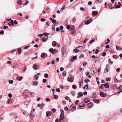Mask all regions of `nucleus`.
<instances>
[{
  "instance_id": "obj_1",
  "label": "nucleus",
  "mask_w": 122,
  "mask_h": 122,
  "mask_svg": "<svg viewBox=\"0 0 122 122\" xmlns=\"http://www.w3.org/2000/svg\"><path fill=\"white\" fill-rule=\"evenodd\" d=\"M22 96H23L24 98H26L28 97V95L27 92H25L22 94Z\"/></svg>"
},
{
  "instance_id": "obj_2",
  "label": "nucleus",
  "mask_w": 122,
  "mask_h": 122,
  "mask_svg": "<svg viewBox=\"0 0 122 122\" xmlns=\"http://www.w3.org/2000/svg\"><path fill=\"white\" fill-rule=\"evenodd\" d=\"M93 105V103L92 102H90L87 105V106L89 108L92 107Z\"/></svg>"
},
{
  "instance_id": "obj_3",
  "label": "nucleus",
  "mask_w": 122,
  "mask_h": 122,
  "mask_svg": "<svg viewBox=\"0 0 122 122\" xmlns=\"http://www.w3.org/2000/svg\"><path fill=\"white\" fill-rule=\"evenodd\" d=\"M76 31L74 29H72L71 30V34L72 36H75L76 34Z\"/></svg>"
},
{
  "instance_id": "obj_4",
  "label": "nucleus",
  "mask_w": 122,
  "mask_h": 122,
  "mask_svg": "<svg viewBox=\"0 0 122 122\" xmlns=\"http://www.w3.org/2000/svg\"><path fill=\"white\" fill-rule=\"evenodd\" d=\"M90 101V100L88 98H86L84 99V102L85 103H87Z\"/></svg>"
},
{
  "instance_id": "obj_5",
  "label": "nucleus",
  "mask_w": 122,
  "mask_h": 122,
  "mask_svg": "<svg viewBox=\"0 0 122 122\" xmlns=\"http://www.w3.org/2000/svg\"><path fill=\"white\" fill-rule=\"evenodd\" d=\"M98 12L97 11H93L92 12V14L93 15L96 16L97 15Z\"/></svg>"
},
{
  "instance_id": "obj_6",
  "label": "nucleus",
  "mask_w": 122,
  "mask_h": 122,
  "mask_svg": "<svg viewBox=\"0 0 122 122\" xmlns=\"http://www.w3.org/2000/svg\"><path fill=\"white\" fill-rule=\"evenodd\" d=\"M61 51L62 53L64 54L66 51L65 48L64 47H62L61 48Z\"/></svg>"
},
{
  "instance_id": "obj_7",
  "label": "nucleus",
  "mask_w": 122,
  "mask_h": 122,
  "mask_svg": "<svg viewBox=\"0 0 122 122\" xmlns=\"http://www.w3.org/2000/svg\"><path fill=\"white\" fill-rule=\"evenodd\" d=\"M52 112L51 111L47 112L46 113V116L47 117H49L51 114Z\"/></svg>"
},
{
  "instance_id": "obj_8",
  "label": "nucleus",
  "mask_w": 122,
  "mask_h": 122,
  "mask_svg": "<svg viewBox=\"0 0 122 122\" xmlns=\"http://www.w3.org/2000/svg\"><path fill=\"white\" fill-rule=\"evenodd\" d=\"M104 85V86L106 88H108L109 87V84L108 82L105 83Z\"/></svg>"
},
{
  "instance_id": "obj_9",
  "label": "nucleus",
  "mask_w": 122,
  "mask_h": 122,
  "mask_svg": "<svg viewBox=\"0 0 122 122\" xmlns=\"http://www.w3.org/2000/svg\"><path fill=\"white\" fill-rule=\"evenodd\" d=\"M35 109H33L31 111L30 113V115L32 116H35V114L33 113V112L35 111Z\"/></svg>"
},
{
  "instance_id": "obj_10",
  "label": "nucleus",
  "mask_w": 122,
  "mask_h": 122,
  "mask_svg": "<svg viewBox=\"0 0 122 122\" xmlns=\"http://www.w3.org/2000/svg\"><path fill=\"white\" fill-rule=\"evenodd\" d=\"M48 37L47 36V37ZM48 39V38H46V37L42 38V41L44 42H45L47 41V40Z\"/></svg>"
},
{
  "instance_id": "obj_11",
  "label": "nucleus",
  "mask_w": 122,
  "mask_h": 122,
  "mask_svg": "<svg viewBox=\"0 0 122 122\" xmlns=\"http://www.w3.org/2000/svg\"><path fill=\"white\" fill-rule=\"evenodd\" d=\"M33 67L36 69H39V66L37 65L34 64L33 66Z\"/></svg>"
},
{
  "instance_id": "obj_12",
  "label": "nucleus",
  "mask_w": 122,
  "mask_h": 122,
  "mask_svg": "<svg viewBox=\"0 0 122 122\" xmlns=\"http://www.w3.org/2000/svg\"><path fill=\"white\" fill-rule=\"evenodd\" d=\"M85 105V104L82 103H80L79 104V107L81 108L83 107Z\"/></svg>"
},
{
  "instance_id": "obj_13",
  "label": "nucleus",
  "mask_w": 122,
  "mask_h": 122,
  "mask_svg": "<svg viewBox=\"0 0 122 122\" xmlns=\"http://www.w3.org/2000/svg\"><path fill=\"white\" fill-rule=\"evenodd\" d=\"M23 78V77L22 76H20L19 77L18 76H17L16 77V78L19 81H21Z\"/></svg>"
},
{
  "instance_id": "obj_14",
  "label": "nucleus",
  "mask_w": 122,
  "mask_h": 122,
  "mask_svg": "<svg viewBox=\"0 0 122 122\" xmlns=\"http://www.w3.org/2000/svg\"><path fill=\"white\" fill-rule=\"evenodd\" d=\"M72 78L71 77H69L67 78V80L69 81H70L71 82H72L73 81L72 80Z\"/></svg>"
},
{
  "instance_id": "obj_15",
  "label": "nucleus",
  "mask_w": 122,
  "mask_h": 122,
  "mask_svg": "<svg viewBox=\"0 0 122 122\" xmlns=\"http://www.w3.org/2000/svg\"><path fill=\"white\" fill-rule=\"evenodd\" d=\"M64 117V115H60L59 120L60 121H61L63 120Z\"/></svg>"
},
{
  "instance_id": "obj_16",
  "label": "nucleus",
  "mask_w": 122,
  "mask_h": 122,
  "mask_svg": "<svg viewBox=\"0 0 122 122\" xmlns=\"http://www.w3.org/2000/svg\"><path fill=\"white\" fill-rule=\"evenodd\" d=\"M116 49L117 50H122V48L120 47L116 46Z\"/></svg>"
},
{
  "instance_id": "obj_17",
  "label": "nucleus",
  "mask_w": 122,
  "mask_h": 122,
  "mask_svg": "<svg viewBox=\"0 0 122 122\" xmlns=\"http://www.w3.org/2000/svg\"><path fill=\"white\" fill-rule=\"evenodd\" d=\"M45 53H41V57L43 58V59H44L46 57H44V56H45Z\"/></svg>"
},
{
  "instance_id": "obj_18",
  "label": "nucleus",
  "mask_w": 122,
  "mask_h": 122,
  "mask_svg": "<svg viewBox=\"0 0 122 122\" xmlns=\"http://www.w3.org/2000/svg\"><path fill=\"white\" fill-rule=\"evenodd\" d=\"M66 6L65 5H64L63 6H62V7L61 8V9L60 10L61 11H62L63 10H64Z\"/></svg>"
},
{
  "instance_id": "obj_19",
  "label": "nucleus",
  "mask_w": 122,
  "mask_h": 122,
  "mask_svg": "<svg viewBox=\"0 0 122 122\" xmlns=\"http://www.w3.org/2000/svg\"><path fill=\"white\" fill-rule=\"evenodd\" d=\"M84 25V23L83 22L79 26V28L80 29H81V28Z\"/></svg>"
},
{
  "instance_id": "obj_20",
  "label": "nucleus",
  "mask_w": 122,
  "mask_h": 122,
  "mask_svg": "<svg viewBox=\"0 0 122 122\" xmlns=\"http://www.w3.org/2000/svg\"><path fill=\"white\" fill-rule=\"evenodd\" d=\"M100 96L102 97H103L104 96V95L102 92H100Z\"/></svg>"
},
{
  "instance_id": "obj_21",
  "label": "nucleus",
  "mask_w": 122,
  "mask_h": 122,
  "mask_svg": "<svg viewBox=\"0 0 122 122\" xmlns=\"http://www.w3.org/2000/svg\"><path fill=\"white\" fill-rule=\"evenodd\" d=\"M83 79H82V81L80 82L79 84V87L80 88L81 87V86H82L83 84Z\"/></svg>"
},
{
  "instance_id": "obj_22",
  "label": "nucleus",
  "mask_w": 122,
  "mask_h": 122,
  "mask_svg": "<svg viewBox=\"0 0 122 122\" xmlns=\"http://www.w3.org/2000/svg\"><path fill=\"white\" fill-rule=\"evenodd\" d=\"M66 72L64 71L62 73V75L63 76H65L66 75Z\"/></svg>"
},
{
  "instance_id": "obj_23",
  "label": "nucleus",
  "mask_w": 122,
  "mask_h": 122,
  "mask_svg": "<svg viewBox=\"0 0 122 122\" xmlns=\"http://www.w3.org/2000/svg\"><path fill=\"white\" fill-rule=\"evenodd\" d=\"M17 3L19 5H20L21 4L22 1L21 0H18Z\"/></svg>"
},
{
  "instance_id": "obj_24",
  "label": "nucleus",
  "mask_w": 122,
  "mask_h": 122,
  "mask_svg": "<svg viewBox=\"0 0 122 122\" xmlns=\"http://www.w3.org/2000/svg\"><path fill=\"white\" fill-rule=\"evenodd\" d=\"M52 45L53 46H55L56 45V42L55 41H54L52 42Z\"/></svg>"
},
{
  "instance_id": "obj_25",
  "label": "nucleus",
  "mask_w": 122,
  "mask_h": 122,
  "mask_svg": "<svg viewBox=\"0 0 122 122\" xmlns=\"http://www.w3.org/2000/svg\"><path fill=\"white\" fill-rule=\"evenodd\" d=\"M21 48H19L17 50L18 52L20 54L21 53Z\"/></svg>"
},
{
  "instance_id": "obj_26",
  "label": "nucleus",
  "mask_w": 122,
  "mask_h": 122,
  "mask_svg": "<svg viewBox=\"0 0 122 122\" xmlns=\"http://www.w3.org/2000/svg\"><path fill=\"white\" fill-rule=\"evenodd\" d=\"M100 57H96V59L94 60V61H95V62H96L97 61H98Z\"/></svg>"
},
{
  "instance_id": "obj_27",
  "label": "nucleus",
  "mask_w": 122,
  "mask_h": 122,
  "mask_svg": "<svg viewBox=\"0 0 122 122\" xmlns=\"http://www.w3.org/2000/svg\"><path fill=\"white\" fill-rule=\"evenodd\" d=\"M61 114L60 115H64V112L63 110L61 109Z\"/></svg>"
},
{
  "instance_id": "obj_28",
  "label": "nucleus",
  "mask_w": 122,
  "mask_h": 122,
  "mask_svg": "<svg viewBox=\"0 0 122 122\" xmlns=\"http://www.w3.org/2000/svg\"><path fill=\"white\" fill-rule=\"evenodd\" d=\"M93 102H94L96 103V102L98 103L99 102V100L98 99H97V100L94 99L93 100Z\"/></svg>"
},
{
  "instance_id": "obj_29",
  "label": "nucleus",
  "mask_w": 122,
  "mask_h": 122,
  "mask_svg": "<svg viewBox=\"0 0 122 122\" xmlns=\"http://www.w3.org/2000/svg\"><path fill=\"white\" fill-rule=\"evenodd\" d=\"M53 49L52 48H51L49 50V51L51 53H53Z\"/></svg>"
},
{
  "instance_id": "obj_30",
  "label": "nucleus",
  "mask_w": 122,
  "mask_h": 122,
  "mask_svg": "<svg viewBox=\"0 0 122 122\" xmlns=\"http://www.w3.org/2000/svg\"><path fill=\"white\" fill-rule=\"evenodd\" d=\"M102 0H96V2L98 3H101L102 1Z\"/></svg>"
},
{
  "instance_id": "obj_31",
  "label": "nucleus",
  "mask_w": 122,
  "mask_h": 122,
  "mask_svg": "<svg viewBox=\"0 0 122 122\" xmlns=\"http://www.w3.org/2000/svg\"><path fill=\"white\" fill-rule=\"evenodd\" d=\"M11 100L10 99H9L8 100V103L10 104L11 103Z\"/></svg>"
},
{
  "instance_id": "obj_32",
  "label": "nucleus",
  "mask_w": 122,
  "mask_h": 122,
  "mask_svg": "<svg viewBox=\"0 0 122 122\" xmlns=\"http://www.w3.org/2000/svg\"><path fill=\"white\" fill-rule=\"evenodd\" d=\"M54 97L55 99H57L58 98V97L56 95H54Z\"/></svg>"
},
{
  "instance_id": "obj_33",
  "label": "nucleus",
  "mask_w": 122,
  "mask_h": 122,
  "mask_svg": "<svg viewBox=\"0 0 122 122\" xmlns=\"http://www.w3.org/2000/svg\"><path fill=\"white\" fill-rule=\"evenodd\" d=\"M57 52V50L56 49H55L54 50L53 49V52L52 53V54H55Z\"/></svg>"
},
{
  "instance_id": "obj_34",
  "label": "nucleus",
  "mask_w": 122,
  "mask_h": 122,
  "mask_svg": "<svg viewBox=\"0 0 122 122\" xmlns=\"http://www.w3.org/2000/svg\"><path fill=\"white\" fill-rule=\"evenodd\" d=\"M48 76V75L47 73H45L44 74V76L46 78H47Z\"/></svg>"
},
{
  "instance_id": "obj_35",
  "label": "nucleus",
  "mask_w": 122,
  "mask_h": 122,
  "mask_svg": "<svg viewBox=\"0 0 122 122\" xmlns=\"http://www.w3.org/2000/svg\"><path fill=\"white\" fill-rule=\"evenodd\" d=\"M78 94L81 96H82L83 95L82 92H81L78 93Z\"/></svg>"
},
{
  "instance_id": "obj_36",
  "label": "nucleus",
  "mask_w": 122,
  "mask_h": 122,
  "mask_svg": "<svg viewBox=\"0 0 122 122\" xmlns=\"http://www.w3.org/2000/svg\"><path fill=\"white\" fill-rule=\"evenodd\" d=\"M38 84V82L37 81H35L34 82L33 85L34 86H36Z\"/></svg>"
},
{
  "instance_id": "obj_37",
  "label": "nucleus",
  "mask_w": 122,
  "mask_h": 122,
  "mask_svg": "<svg viewBox=\"0 0 122 122\" xmlns=\"http://www.w3.org/2000/svg\"><path fill=\"white\" fill-rule=\"evenodd\" d=\"M85 23L86 25L89 24L90 23V22L88 20H86L85 22Z\"/></svg>"
},
{
  "instance_id": "obj_38",
  "label": "nucleus",
  "mask_w": 122,
  "mask_h": 122,
  "mask_svg": "<svg viewBox=\"0 0 122 122\" xmlns=\"http://www.w3.org/2000/svg\"><path fill=\"white\" fill-rule=\"evenodd\" d=\"M104 72L105 73L108 72V68H106L104 69Z\"/></svg>"
},
{
  "instance_id": "obj_39",
  "label": "nucleus",
  "mask_w": 122,
  "mask_h": 122,
  "mask_svg": "<svg viewBox=\"0 0 122 122\" xmlns=\"http://www.w3.org/2000/svg\"><path fill=\"white\" fill-rule=\"evenodd\" d=\"M72 87L74 89L76 88V85H73L72 86Z\"/></svg>"
},
{
  "instance_id": "obj_40",
  "label": "nucleus",
  "mask_w": 122,
  "mask_h": 122,
  "mask_svg": "<svg viewBox=\"0 0 122 122\" xmlns=\"http://www.w3.org/2000/svg\"><path fill=\"white\" fill-rule=\"evenodd\" d=\"M65 99L66 100H70V98L68 96H66L65 97Z\"/></svg>"
},
{
  "instance_id": "obj_41",
  "label": "nucleus",
  "mask_w": 122,
  "mask_h": 122,
  "mask_svg": "<svg viewBox=\"0 0 122 122\" xmlns=\"http://www.w3.org/2000/svg\"><path fill=\"white\" fill-rule=\"evenodd\" d=\"M56 22V20L55 19H53L52 20V22L53 24L55 23Z\"/></svg>"
},
{
  "instance_id": "obj_42",
  "label": "nucleus",
  "mask_w": 122,
  "mask_h": 122,
  "mask_svg": "<svg viewBox=\"0 0 122 122\" xmlns=\"http://www.w3.org/2000/svg\"><path fill=\"white\" fill-rule=\"evenodd\" d=\"M77 57L76 56H73L72 58V59H74V60L76 59H77Z\"/></svg>"
},
{
  "instance_id": "obj_43",
  "label": "nucleus",
  "mask_w": 122,
  "mask_h": 122,
  "mask_svg": "<svg viewBox=\"0 0 122 122\" xmlns=\"http://www.w3.org/2000/svg\"><path fill=\"white\" fill-rule=\"evenodd\" d=\"M35 77L36 78H35V79L36 80H37L38 79V76H37V75H36L35 76Z\"/></svg>"
},
{
  "instance_id": "obj_44",
  "label": "nucleus",
  "mask_w": 122,
  "mask_h": 122,
  "mask_svg": "<svg viewBox=\"0 0 122 122\" xmlns=\"http://www.w3.org/2000/svg\"><path fill=\"white\" fill-rule=\"evenodd\" d=\"M71 93L72 95L74 96L75 94V92L74 91H72L71 92Z\"/></svg>"
},
{
  "instance_id": "obj_45",
  "label": "nucleus",
  "mask_w": 122,
  "mask_h": 122,
  "mask_svg": "<svg viewBox=\"0 0 122 122\" xmlns=\"http://www.w3.org/2000/svg\"><path fill=\"white\" fill-rule=\"evenodd\" d=\"M43 36L42 34H39L37 36L39 37H41Z\"/></svg>"
},
{
  "instance_id": "obj_46",
  "label": "nucleus",
  "mask_w": 122,
  "mask_h": 122,
  "mask_svg": "<svg viewBox=\"0 0 122 122\" xmlns=\"http://www.w3.org/2000/svg\"><path fill=\"white\" fill-rule=\"evenodd\" d=\"M51 110L53 113L54 112L56 111V109L55 108H53L51 109Z\"/></svg>"
},
{
  "instance_id": "obj_47",
  "label": "nucleus",
  "mask_w": 122,
  "mask_h": 122,
  "mask_svg": "<svg viewBox=\"0 0 122 122\" xmlns=\"http://www.w3.org/2000/svg\"><path fill=\"white\" fill-rule=\"evenodd\" d=\"M46 102H48L50 101V99L49 98H47L46 99Z\"/></svg>"
},
{
  "instance_id": "obj_48",
  "label": "nucleus",
  "mask_w": 122,
  "mask_h": 122,
  "mask_svg": "<svg viewBox=\"0 0 122 122\" xmlns=\"http://www.w3.org/2000/svg\"><path fill=\"white\" fill-rule=\"evenodd\" d=\"M96 51H95V53L96 54H97L98 52H99V50L97 49H96Z\"/></svg>"
},
{
  "instance_id": "obj_49",
  "label": "nucleus",
  "mask_w": 122,
  "mask_h": 122,
  "mask_svg": "<svg viewBox=\"0 0 122 122\" xmlns=\"http://www.w3.org/2000/svg\"><path fill=\"white\" fill-rule=\"evenodd\" d=\"M43 34L45 36H47L49 35V34H48L46 32L43 33Z\"/></svg>"
},
{
  "instance_id": "obj_50",
  "label": "nucleus",
  "mask_w": 122,
  "mask_h": 122,
  "mask_svg": "<svg viewBox=\"0 0 122 122\" xmlns=\"http://www.w3.org/2000/svg\"><path fill=\"white\" fill-rule=\"evenodd\" d=\"M7 63L8 64L10 65L11 64L12 62L10 61H8L7 62Z\"/></svg>"
},
{
  "instance_id": "obj_51",
  "label": "nucleus",
  "mask_w": 122,
  "mask_h": 122,
  "mask_svg": "<svg viewBox=\"0 0 122 122\" xmlns=\"http://www.w3.org/2000/svg\"><path fill=\"white\" fill-rule=\"evenodd\" d=\"M47 81V80L45 79H43V82L44 83H45Z\"/></svg>"
},
{
  "instance_id": "obj_52",
  "label": "nucleus",
  "mask_w": 122,
  "mask_h": 122,
  "mask_svg": "<svg viewBox=\"0 0 122 122\" xmlns=\"http://www.w3.org/2000/svg\"><path fill=\"white\" fill-rule=\"evenodd\" d=\"M26 67H24V70H22V72H25V71L26 70Z\"/></svg>"
},
{
  "instance_id": "obj_53",
  "label": "nucleus",
  "mask_w": 122,
  "mask_h": 122,
  "mask_svg": "<svg viewBox=\"0 0 122 122\" xmlns=\"http://www.w3.org/2000/svg\"><path fill=\"white\" fill-rule=\"evenodd\" d=\"M117 89L119 90H120L121 89V88L120 87H118L116 88Z\"/></svg>"
},
{
  "instance_id": "obj_54",
  "label": "nucleus",
  "mask_w": 122,
  "mask_h": 122,
  "mask_svg": "<svg viewBox=\"0 0 122 122\" xmlns=\"http://www.w3.org/2000/svg\"><path fill=\"white\" fill-rule=\"evenodd\" d=\"M8 96L9 97L11 98L12 96V95L11 94L9 93L8 94Z\"/></svg>"
},
{
  "instance_id": "obj_55",
  "label": "nucleus",
  "mask_w": 122,
  "mask_h": 122,
  "mask_svg": "<svg viewBox=\"0 0 122 122\" xmlns=\"http://www.w3.org/2000/svg\"><path fill=\"white\" fill-rule=\"evenodd\" d=\"M13 82V81L12 80H11L9 81V83L10 84H12Z\"/></svg>"
},
{
  "instance_id": "obj_56",
  "label": "nucleus",
  "mask_w": 122,
  "mask_h": 122,
  "mask_svg": "<svg viewBox=\"0 0 122 122\" xmlns=\"http://www.w3.org/2000/svg\"><path fill=\"white\" fill-rule=\"evenodd\" d=\"M95 41L94 40H91L89 42V43H92L94 41Z\"/></svg>"
},
{
  "instance_id": "obj_57",
  "label": "nucleus",
  "mask_w": 122,
  "mask_h": 122,
  "mask_svg": "<svg viewBox=\"0 0 122 122\" xmlns=\"http://www.w3.org/2000/svg\"><path fill=\"white\" fill-rule=\"evenodd\" d=\"M15 114H16V113H14V112H12L10 114V116H11L12 115H15Z\"/></svg>"
},
{
  "instance_id": "obj_58",
  "label": "nucleus",
  "mask_w": 122,
  "mask_h": 122,
  "mask_svg": "<svg viewBox=\"0 0 122 122\" xmlns=\"http://www.w3.org/2000/svg\"><path fill=\"white\" fill-rule=\"evenodd\" d=\"M63 28V27L62 26H61L60 27V29L61 30H62Z\"/></svg>"
},
{
  "instance_id": "obj_59",
  "label": "nucleus",
  "mask_w": 122,
  "mask_h": 122,
  "mask_svg": "<svg viewBox=\"0 0 122 122\" xmlns=\"http://www.w3.org/2000/svg\"><path fill=\"white\" fill-rule=\"evenodd\" d=\"M55 61V60L54 59H53L52 60V61L51 63L52 65H53L54 64Z\"/></svg>"
},
{
  "instance_id": "obj_60",
  "label": "nucleus",
  "mask_w": 122,
  "mask_h": 122,
  "mask_svg": "<svg viewBox=\"0 0 122 122\" xmlns=\"http://www.w3.org/2000/svg\"><path fill=\"white\" fill-rule=\"evenodd\" d=\"M56 91L57 92H60V89L59 88H57L56 89Z\"/></svg>"
},
{
  "instance_id": "obj_61",
  "label": "nucleus",
  "mask_w": 122,
  "mask_h": 122,
  "mask_svg": "<svg viewBox=\"0 0 122 122\" xmlns=\"http://www.w3.org/2000/svg\"><path fill=\"white\" fill-rule=\"evenodd\" d=\"M4 31L3 30H1L0 32V34L1 35H2L4 33Z\"/></svg>"
},
{
  "instance_id": "obj_62",
  "label": "nucleus",
  "mask_w": 122,
  "mask_h": 122,
  "mask_svg": "<svg viewBox=\"0 0 122 122\" xmlns=\"http://www.w3.org/2000/svg\"><path fill=\"white\" fill-rule=\"evenodd\" d=\"M106 80L107 81H110V79L109 78H106Z\"/></svg>"
},
{
  "instance_id": "obj_63",
  "label": "nucleus",
  "mask_w": 122,
  "mask_h": 122,
  "mask_svg": "<svg viewBox=\"0 0 122 122\" xmlns=\"http://www.w3.org/2000/svg\"><path fill=\"white\" fill-rule=\"evenodd\" d=\"M8 26L5 25L4 26V27H3V29H6L8 28Z\"/></svg>"
},
{
  "instance_id": "obj_64",
  "label": "nucleus",
  "mask_w": 122,
  "mask_h": 122,
  "mask_svg": "<svg viewBox=\"0 0 122 122\" xmlns=\"http://www.w3.org/2000/svg\"><path fill=\"white\" fill-rule=\"evenodd\" d=\"M64 70V68L63 67H61L60 69V71H63Z\"/></svg>"
}]
</instances>
